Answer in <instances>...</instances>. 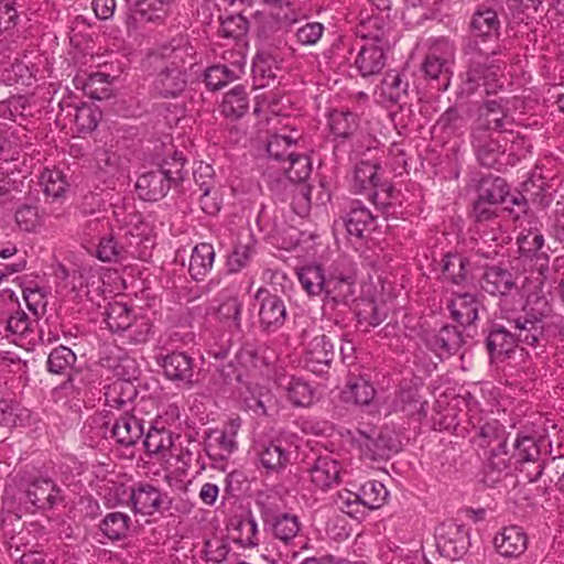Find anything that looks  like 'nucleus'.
Returning <instances> with one entry per match:
<instances>
[{"label":"nucleus","instance_id":"1","mask_svg":"<svg viewBox=\"0 0 564 564\" xmlns=\"http://www.w3.org/2000/svg\"><path fill=\"white\" fill-rule=\"evenodd\" d=\"M501 21L498 12L478 4L469 20L470 36L463 43L466 72L462 78V91L470 95L480 86L487 94L496 90L498 73L507 64L506 46L500 42Z\"/></svg>","mask_w":564,"mask_h":564},{"label":"nucleus","instance_id":"2","mask_svg":"<svg viewBox=\"0 0 564 564\" xmlns=\"http://www.w3.org/2000/svg\"><path fill=\"white\" fill-rule=\"evenodd\" d=\"M341 270L336 268L326 276L321 265H306L299 270L297 278L305 293L323 295V311H335L339 305H348L355 293L356 272L350 262L340 261Z\"/></svg>","mask_w":564,"mask_h":564},{"label":"nucleus","instance_id":"3","mask_svg":"<svg viewBox=\"0 0 564 564\" xmlns=\"http://www.w3.org/2000/svg\"><path fill=\"white\" fill-rule=\"evenodd\" d=\"M195 54L188 36L178 33L160 44L152 55L165 62L153 82V90L162 98H176L187 86L185 65Z\"/></svg>","mask_w":564,"mask_h":564},{"label":"nucleus","instance_id":"4","mask_svg":"<svg viewBox=\"0 0 564 564\" xmlns=\"http://www.w3.org/2000/svg\"><path fill=\"white\" fill-rule=\"evenodd\" d=\"M536 304L541 307L523 305L520 311L501 304V317L512 329L518 346L538 347L544 339L551 307L545 299H538Z\"/></svg>","mask_w":564,"mask_h":564},{"label":"nucleus","instance_id":"5","mask_svg":"<svg viewBox=\"0 0 564 564\" xmlns=\"http://www.w3.org/2000/svg\"><path fill=\"white\" fill-rule=\"evenodd\" d=\"M263 529L285 546H296L301 538L302 522L296 514L283 512L275 495L259 494L256 499Z\"/></svg>","mask_w":564,"mask_h":564},{"label":"nucleus","instance_id":"6","mask_svg":"<svg viewBox=\"0 0 564 564\" xmlns=\"http://www.w3.org/2000/svg\"><path fill=\"white\" fill-rule=\"evenodd\" d=\"M20 501L31 512L51 511L64 502L62 488L54 479L41 474L24 476L20 482Z\"/></svg>","mask_w":564,"mask_h":564},{"label":"nucleus","instance_id":"7","mask_svg":"<svg viewBox=\"0 0 564 564\" xmlns=\"http://www.w3.org/2000/svg\"><path fill=\"white\" fill-rule=\"evenodd\" d=\"M124 505L134 513L143 517L163 514L172 508V498L167 492L148 480L133 481L127 489Z\"/></svg>","mask_w":564,"mask_h":564},{"label":"nucleus","instance_id":"8","mask_svg":"<svg viewBox=\"0 0 564 564\" xmlns=\"http://www.w3.org/2000/svg\"><path fill=\"white\" fill-rule=\"evenodd\" d=\"M543 437H536L528 432H518L509 455V463L520 471L527 470L529 481H538L544 471L545 462L541 460V447Z\"/></svg>","mask_w":564,"mask_h":564},{"label":"nucleus","instance_id":"9","mask_svg":"<svg viewBox=\"0 0 564 564\" xmlns=\"http://www.w3.org/2000/svg\"><path fill=\"white\" fill-rule=\"evenodd\" d=\"M35 319L22 310L19 297L11 290L0 292V334L26 339L33 333Z\"/></svg>","mask_w":564,"mask_h":564},{"label":"nucleus","instance_id":"10","mask_svg":"<svg viewBox=\"0 0 564 564\" xmlns=\"http://www.w3.org/2000/svg\"><path fill=\"white\" fill-rule=\"evenodd\" d=\"M436 547L451 561L460 560L470 546L469 528L455 520H446L435 528Z\"/></svg>","mask_w":564,"mask_h":564},{"label":"nucleus","instance_id":"11","mask_svg":"<svg viewBox=\"0 0 564 564\" xmlns=\"http://www.w3.org/2000/svg\"><path fill=\"white\" fill-rule=\"evenodd\" d=\"M156 365L162 369L165 378L177 387L192 389L196 382L195 360L184 351H167L161 349L154 356Z\"/></svg>","mask_w":564,"mask_h":564},{"label":"nucleus","instance_id":"12","mask_svg":"<svg viewBox=\"0 0 564 564\" xmlns=\"http://www.w3.org/2000/svg\"><path fill=\"white\" fill-rule=\"evenodd\" d=\"M282 169L286 178L293 184H300L299 193L293 199V209L299 215H304L311 206V187L306 181L312 174V160L306 154L293 153L283 164Z\"/></svg>","mask_w":564,"mask_h":564},{"label":"nucleus","instance_id":"13","mask_svg":"<svg viewBox=\"0 0 564 564\" xmlns=\"http://www.w3.org/2000/svg\"><path fill=\"white\" fill-rule=\"evenodd\" d=\"M485 347L491 362L509 359L518 347L509 324L501 317V305L495 319L484 329Z\"/></svg>","mask_w":564,"mask_h":564},{"label":"nucleus","instance_id":"14","mask_svg":"<svg viewBox=\"0 0 564 564\" xmlns=\"http://www.w3.org/2000/svg\"><path fill=\"white\" fill-rule=\"evenodd\" d=\"M253 299L259 306V328L267 334L282 328L289 317L283 299L263 286L257 290Z\"/></svg>","mask_w":564,"mask_h":564},{"label":"nucleus","instance_id":"15","mask_svg":"<svg viewBox=\"0 0 564 564\" xmlns=\"http://www.w3.org/2000/svg\"><path fill=\"white\" fill-rule=\"evenodd\" d=\"M357 442L362 455L371 460H387L401 448V443L389 429L358 431Z\"/></svg>","mask_w":564,"mask_h":564},{"label":"nucleus","instance_id":"16","mask_svg":"<svg viewBox=\"0 0 564 564\" xmlns=\"http://www.w3.org/2000/svg\"><path fill=\"white\" fill-rule=\"evenodd\" d=\"M335 355L332 339L325 334L316 335L305 346L304 366L312 373L324 376L329 372Z\"/></svg>","mask_w":564,"mask_h":564},{"label":"nucleus","instance_id":"17","mask_svg":"<svg viewBox=\"0 0 564 564\" xmlns=\"http://www.w3.org/2000/svg\"><path fill=\"white\" fill-rule=\"evenodd\" d=\"M471 145L477 156L479 164L487 169H495L500 171L503 163L500 161L505 150L500 141L494 139L486 129H475L471 133Z\"/></svg>","mask_w":564,"mask_h":564},{"label":"nucleus","instance_id":"18","mask_svg":"<svg viewBox=\"0 0 564 564\" xmlns=\"http://www.w3.org/2000/svg\"><path fill=\"white\" fill-rule=\"evenodd\" d=\"M424 343L440 358H448L458 352L464 338L458 327L446 324L437 330L427 333Z\"/></svg>","mask_w":564,"mask_h":564},{"label":"nucleus","instance_id":"19","mask_svg":"<svg viewBox=\"0 0 564 564\" xmlns=\"http://www.w3.org/2000/svg\"><path fill=\"white\" fill-rule=\"evenodd\" d=\"M258 458V467L265 475L282 473L291 462V452L280 441L259 443L254 447Z\"/></svg>","mask_w":564,"mask_h":564},{"label":"nucleus","instance_id":"20","mask_svg":"<svg viewBox=\"0 0 564 564\" xmlns=\"http://www.w3.org/2000/svg\"><path fill=\"white\" fill-rule=\"evenodd\" d=\"M377 216L360 202L352 200L348 212L343 217V225L350 238L362 240L376 229Z\"/></svg>","mask_w":564,"mask_h":564},{"label":"nucleus","instance_id":"21","mask_svg":"<svg viewBox=\"0 0 564 564\" xmlns=\"http://www.w3.org/2000/svg\"><path fill=\"white\" fill-rule=\"evenodd\" d=\"M144 435L143 420L138 419L132 412L113 413L110 438L122 447H130L138 443Z\"/></svg>","mask_w":564,"mask_h":564},{"label":"nucleus","instance_id":"22","mask_svg":"<svg viewBox=\"0 0 564 564\" xmlns=\"http://www.w3.org/2000/svg\"><path fill=\"white\" fill-rule=\"evenodd\" d=\"M467 415L469 417V423L476 430V435L479 438V446L481 447L491 446L498 437L507 434L506 427L498 420L482 415V411L479 409L476 401L468 403Z\"/></svg>","mask_w":564,"mask_h":564},{"label":"nucleus","instance_id":"23","mask_svg":"<svg viewBox=\"0 0 564 564\" xmlns=\"http://www.w3.org/2000/svg\"><path fill=\"white\" fill-rule=\"evenodd\" d=\"M480 286L486 293L500 297L508 296L518 289L512 272L499 264L484 267Z\"/></svg>","mask_w":564,"mask_h":564},{"label":"nucleus","instance_id":"24","mask_svg":"<svg viewBox=\"0 0 564 564\" xmlns=\"http://www.w3.org/2000/svg\"><path fill=\"white\" fill-rule=\"evenodd\" d=\"M376 39L372 42L365 43L356 58L355 67L362 77H370L381 73L387 64V53Z\"/></svg>","mask_w":564,"mask_h":564},{"label":"nucleus","instance_id":"25","mask_svg":"<svg viewBox=\"0 0 564 564\" xmlns=\"http://www.w3.org/2000/svg\"><path fill=\"white\" fill-rule=\"evenodd\" d=\"M139 391L134 383L126 379H117L105 387V404L120 413L132 412Z\"/></svg>","mask_w":564,"mask_h":564},{"label":"nucleus","instance_id":"26","mask_svg":"<svg viewBox=\"0 0 564 564\" xmlns=\"http://www.w3.org/2000/svg\"><path fill=\"white\" fill-rule=\"evenodd\" d=\"M308 471L311 482L323 491L340 482L341 466L340 463L332 456H318Z\"/></svg>","mask_w":564,"mask_h":564},{"label":"nucleus","instance_id":"27","mask_svg":"<svg viewBox=\"0 0 564 564\" xmlns=\"http://www.w3.org/2000/svg\"><path fill=\"white\" fill-rule=\"evenodd\" d=\"M172 188L174 187L166 180L165 174H162L158 167L141 174L135 183L139 197L145 202H158L165 197Z\"/></svg>","mask_w":564,"mask_h":564},{"label":"nucleus","instance_id":"28","mask_svg":"<svg viewBox=\"0 0 564 564\" xmlns=\"http://www.w3.org/2000/svg\"><path fill=\"white\" fill-rule=\"evenodd\" d=\"M58 106L61 111H66V116L74 117L79 133L94 131L102 116L100 109L94 104L72 105L69 100H62Z\"/></svg>","mask_w":564,"mask_h":564},{"label":"nucleus","instance_id":"29","mask_svg":"<svg viewBox=\"0 0 564 564\" xmlns=\"http://www.w3.org/2000/svg\"><path fill=\"white\" fill-rule=\"evenodd\" d=\"M494 544L501 556L519 557L528 547V538L520 527L510 525L496 534Z\"/></svg>","mask_w":564,"mask_h":564},{"label":"nucleus","instance_id":"30","mask_svg":"<svg viewBox=\"0 0 564 564\" xmlns=\"http://www.w3.org/2000/svg\"><path fill=\"white\" fill-rule=\"evenodd\" d=\"M451 316L462 326H470L478 319L481 302L473 293L455 294L454 299L447 305Z\"/></svg>","mask_w":564,"mask_h":564},{"label":"nucleus","instance_id":"31","mask_svg":"<svg viewBox=\"0 0 564 564\" xmlns=\"http://www.w3.org/2000/svg\"><path fill=\"white\" fill-rule=\"evenodd\" d=\"M442 272L446 281L465 285L471 280L470 259L463 253L448 252L443 257Z\"/></svg>","mask_w":564,"mask_h":564},{"label":"nucleus","instance_id":"32","mask_svg":"<svg viewBox=\"0 0 564 564\" xmlns=\"http://www.w3.org/2000/svg\"><path fill=\"white\" fill-rule=\"evenodd\" d=\"M236 432L212 431L205 440V452L212 460H227L237 449Z\"/></svg>","mask_w":564,"mask_h":564},{"label":"nucleus","instance_id":"33","mask_svg":"<svg viewBox=\"0 0 564 564\" xmlns=\"http://www.w3.org/2000/svg\"><path fill=\"white\" fill-rule=\"evenodd\" d=\"M230 524L231 539L239 546L247 549L259 545L258 523L251 511L245 516L235 517Z\"/></svg>","mask_w":564,"mask_h":564},{"label":"nucleus","instance_id":"34","mask_svg":"<svg viewBox=\"0 0 564 564\" xmlns=\"http://www.w3.org/2000/svg\"><path fill=\"white\" fill-rule=\"evenodd\" d=\"M399 196L400 192L387 182H380L379 187L369 193L372 203L381 210L386 219L398 218V215L401 213L399 209L401 207Z\"/></svg>","mask_w":564,"mask_h":564},{"label":"nucleus","instance_id":"35","mask_svg":"<svg viewBox=\"0 0 564 564\" xmlns=\"http://www.w3.org/2000/svg\"><path fill=\"white\" fill-rule=\"evenodd\" d=\"M328 124L334 140L336 141V148L339 144L349 141L358 129L357 115L351 111H339L334 110L330 112L328 118Z\"/></svg>","mask_w":564,"mask_h":564},{"label":"nucleus","instance_id":"36","mask_svg":"<svg viewBox=\"0 0 564 564\" xmlns=\"http://www.w3.org/2000/svg\"><path fill=\"white\" fill-rule=\"evenodd\" d=\"M215 249L212 243H197L191 254L188 273L195 281H203L212 270L215 261Z\"/></svg>","mask_w":564,"mask_h":564},{"label":"nucleus","instance_id":"37","mask_svg":"<svg viewBox=\"0 0 564 564\" xmlns=\"http://www.w3.org/2000/svg\"><path fill=\"white\" fill-rule=\"evenodd\" d=\"M174 0H138L134 13L140 22L163 23L171 14Z\"/></svg>","mask_w":564,"mask_h":564},{"label":"nucleus","instance_id":"38","mask_svg":"<svg viewBox=\"0 0 564 564\" xmlns=\"http://www.w3.org/2000/svg\"><path fill=\"white\" fill-rule=\"evenodd\" d=\"M421 70L426 78L440 82L437 89H447L449 84L447 59L444 56L438 55L435 48H432L426 54L422 62Z\"/></svg>","mask_w":564,"mask_h":564},{"label":"nucleus","instance_id":"39","mask_svg":"<svg viewBox=\"0 0 564 564\" xmlns=\"http://www.w3.org/2000/svg\"><path fill=\"white\" fill-rule=\"evenodd\" d=\"M427 401L422 400L417 389H401L397 399V409L404 415L415 417L417 421L426 417Z\"/></svg>","mask_w":564,"mask_h":564},{"label":"nucleus","instance_id":"40","mask_svg":"<svg viewBox=\"0 0 564 564\" xmlns=\"http://www.w3.org/2000/svg\"><path fill=\"white\" fill-rule=\"evenodd\" d=\"M242 66L240 64H218L207 68L205 73V84L210 90H219L228 83H231L240 77L242 74Z\"/></svg>","mask_w":564,"mask_h":564},{"label":"nucleus","instance_id":"41","mask_svg":"<svg viewBox=\"0 0 564 564\" xmlns=\"http://www.w3.org/2000/svg\"><path fill=\"white\" fill-rule=\"evenodd\" d=\"M477 194L484 200L500 205L509 194V186L506 180L500 176L486 175L478 182Z\"/></svg>","mask_w":564,"mask_h":564},{"label":"nucleus","instance_id":"42","mask_svg":"<svg viewBox=\"0 0 564 564\" xmlns=\"http://www.w3.org/2000/svg\"><path fill=\"white\" fill-rule=\"evenodd\" d=\"M131 518L123 512L113 511L105 516L99 524L101 533L110 541L123 540L130 530Z\"/></svg>","mask_w":564,"mask_h":564},{"label":"nucleus","instance_id":"43","mask_svg":"<svg viewBox=\"0 0 564 564\" xmlns=\"http://www.w3.org/2000/svg\"><path fill=\"white\" fill-rule=\"evenodd\" d=\"M249 109V99L242 85L235 86L225 94L221 112L231 120L240 119Z\"/></svg>","mask_w":564,"mask_h":564},{"label":"nucleus","instance_id":"44","mask_svg":"<svg viewBox=\"0 0 564 564\" xmlns=\"http://www.w3.org/2000/svg\"><path fill=\"white\" fill-rule=\"evenodd\" d=\"M135 318L132 307L113 302L107 307L105 323L110 332L124 333Z\"/></svg>","mask_w":564,"mask_h":564},{"label":"nucleus","instance_id":"45","mask_svg":"<svg viewBox=\"0 0 564 564\" xmlns=\"http://www.w3.org/2000/svg\"><path fill=\"white\" fill-rule=\"evenodd\" d=\"M187 160L180 151H175L172 156L164 159L159 165L158 170L165 174L166 180L172 184L174 189H177L188 175L185 169Z\"/></svg>","mask_w":564,"mask_h":564},{"label":"nucleus","instance_id":"46","mask_svg":"<svg viewBox=\"0 0 564 564\" xmlns=\"http://www.w3.org/2000/svg\"><path fill=\"white\" fill-rule=\"evenodd\" d=\"M409 80L404 73L395 69L384 74L381 80V91L391 102L398 104L408 95Z\"/></svg>","mask_w":564,"mask_h":564},{"label":"nucleus","instance_id":"47","mask_svg":"<svg viewBox=\"0 0 564 564\" xmlns=\"http://www.w3.org/2000/svg\"><path fill=\"white\" fill-rule=\"evenodd\" d=\"M379 170L380 166L370 161H360L354 171V188L359 193H365L379 187L381 182Z\"/></svg>","mask_w":564,"mask_h":564},{"label":"nucleus","instance_id":"48","mask_svg":"<svg viewBox=\"0 0 564 564\" xmlns=\"http://www.w3.org/2000/svg\"><path fill=\"white\" fill-rule=\"evenodd\" d=\"M113 412L102 410L89 416L83 426V432L91 442L110 437Z\"/></svg>","mask_w":564,"mask_h":564},{"label":"nucleus","instance_id":"49","mask_svg":"<svg viewBox=\"0 0 564 564\" xmlns=\"http://www.w3.org/2000/svg\"><path fill=\"white\" fill-rule=\"evenodd\" d=\"M33 74L26 63L15 59L11 64L0 63V85L12 86L15 84L29 86L32 84Z\"/></svg>","mask_w":564,"mask_h":564},{"label":"nucleus","instance_id":"50","mask_svg":"<svg viewBox=\"0 0 564 564\" xmlns=\"http://www.w3.org/2000/svg\"><path fill=\"white\" fill-rule=\"evenodd\" d=\"M275 59L269 53H258L252 64L254 88H264L276 79Z\"/></svg>","mask_w":564,"mask_h":564},{"label":"nucleus","instance_id":"51","mask_svg":"<svg viewBox=\"0 0 564 564\" xmlns=\"http://www.w3.org/2000/svg\"><path fill=\"white\" fill-rule=\"evenodd\" d=\"M288 400L293 406L306 408L314 403L315 390L300 378L292 377L286 386Z\"/></svg>","mask_w":564,"mask_h":564},{"label":"nucleus","instance_id":"52","mask_svg":"<svg viewBox=\"0 0 564 564\" xmlns=\"http://www.w3.org/2000/svg\"><path fill=\"white\" fill-rule=\"evenodd\" d=\"M31 413L12 400H0V426H23L30 420Z\"/></svg>","mask_w":564,"mask_h":564},{"label":"nucleus","instance_id":"53","mask_svg":"<svg viewBox=\"0 0 564 564\" xmlns=\"http://www.w3.org/2000/svg\"><path fill=\"white\" fill-rule=\"evenodd\" d=\"M76 360L75 352L70 348L61 345L50 352L46 361L47 371L56 375H67Z\"/></svg>","mask_w":564,"mask_h":564},{"label":"nucleus","instance_id":"54","mask_svg":"<svg viewBox=\"0 0 564 564\" xmlns=\"http://www.w3.org/2000/svg\"><path fill=\"white\" fill-rule=\"evenodd\" d=\"M143 436V446L149 455L164 454L173 445L172 434L165 429L151 426Z\"/></svg>","mask_w":564,"mask_h":564},{"label":"nucleus","instance_id":"55","mask_svg":"<svg viewBox=\"0 0 564 564\" xmlns=\"http://www.w3.org/2000/svg\"><path fill=\"white\" fill-rule=\"evenodd\" d=\"M124 261L128 259H141L145 256L143 245L149 239L138 230L129 229L118 234Z\"/></svg>","mask_w":564,"mask_h":564},{"label":"nucleus","instance_id":"56","mask_svg":"<svg viewBox=\"0 0 564 564\" xmlns=\"http://www.w3.org/2000/svg\"><path fill=\"white\" fill-rule=\"evenodd\" d=\"M357 492L368 511L379 509L383 506L389 495L386 486L377 480L366 481Z\"/></svg>","mask_w":564,"mask_h":564},{"label":"nucleus","instance_id":"57","mask_svg":"<svg viewBox=\"0 0 564 564\" xmlns=\"http://www.w3.org/2000/svg\"><path fill=\"white\" fill-rule=\"evenodd\" d=\"M336 505L338 508L355 520H364L368 514V509L364 506L358 492L344 490L338 492Z\"/></svg>","mask_w":564,"mask_h":564},{"label":"nucleus","instance_id":"58","mask_svg":"<svg viewBox=\"0 0 564 564\" xmlns=\"http://www.w3.org/2000/svg\"><path fill=\"white\" fill-rule=\"evenodd\" d=\"M296 141L289 135L273 134L267 142L269 159L283 164L295 152Z\"/></svg>","mask_w":564,"mask_h":564},{"label":"nucleus","instance_id":"59","mask_svg":"<svg viewBox=\"0 0 564 564\" xmlns=\"http://www.w3.org/2000/svg\"><path fill=\"white\" fill-rule=\"evenodd\" d=\"M249 30L248 20L240 13L230 14L220 20L218 33L226 39L241 41L246 37Z\"/></svg>","mask_w":564,"mask_h":564},{"label":"nucleus","instance_id":"60","mask_svg":"<svg viewBox=\"0 0 564 564\" xmlns=\"http://www.w3.org/2000/svg\"><path fill=\"white\" fill-rule=\"evenodd\" d=\"M254 253V242L249 237L247 242L238 241L228 257L227 267L230 273H237L248 265Z\"/></svg>","mask_w":564,"mask_h":564},{"label":"nucleus","instance_id":"61","mask_svg":"<svg viewBox=\"0 0 564 564\" xmlns=\"http://www.w3.org/2000/svg\"><path fill=\"white\" fill-rule=\"evenodd\" d=\"M489 447L487 468L500 474L511 465L508 460L511 453L508 448V435L503 434V436L498 437L495 444Z\"/></svg>","mask_w":564,"mask_h":564},{"label":"nucleus","instance_id":"62","mask_svg":"<svg viewBox=\"0 0 564 564\" xmlns=\"http://www.w3.org/2000/svg\"><path fill=\"white\" fill-rule=\"evenodd\" d=\"M108 75L97 72L90 74L84 83L83 90L91 99L104 100L111 96Z\"/></svg>","mask_w":564,"mask_h":564},{"label":"nucleus","instance_id":"63","mask_svg":"<svg viewBox=\"0 0 564 564\" xmlns=\"http://www.w3.org/2000/svg\"><path fill=\"white\" fill-rule=\"evenodd\" d=\"M519 259L528 263L532 271L538 272L540 283H544L550 278V257L543 247L533 248L530 253H523Z\"/></svg>","mask_w":564,"mask_h":564},{"label":"nucleus","instance_id":"64","mask_svg":"<svg viewBox=\"0 0 564 564\" xmlns=\"http://www.w3.org/2000/svg\"><path fill=\"white\" fill-rule=\"evenodd\" d=\"M347 400L357 405H368L375 398L376 390L372 384L364 378L350 380L345 392Z\"/></svg>","mask_w":564,"mask_h":564}]
</instances>
